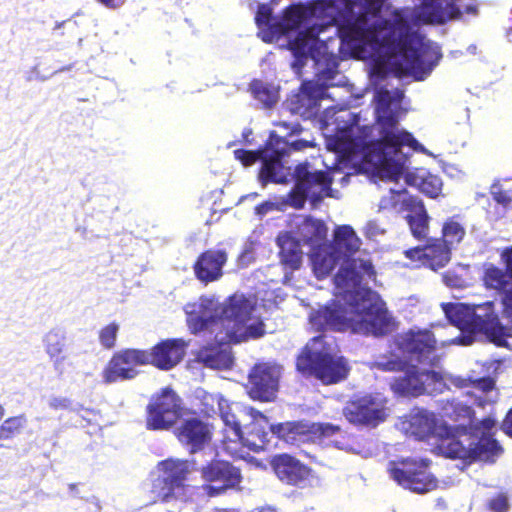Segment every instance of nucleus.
<instances>
[{"instance_id":"obj_1","label":"nucleus","mask_w":512,"mask_h":512,"mask_svg":"<svg viewBox=\"0 0 512 512\" xmlns=\"http://www.w3.org/2000/svg\"><path fill=\"white\" fill-rule=\"evenodd\" d=\"M416 8L395 9L394 22L383 35L376 24L350 16L336 27L342 51L347 56L373 61L386 51L406 50L401 61L403 72L415 81L425 80L442 58L440 47L420 32L423 23H441L446 20L444 2L454 18L463 14L478 15V6L471 0H418Z\"/></svg>"},{"instance_id":"obj_2","label":"nucleus","mask_w":512,"mask_h":512,"mask_svg":"<svg viewBox=\"0 0 512 512\" xmlns=\"http://www.w3.org/2000/svg\"><path fill=\"white\" fill-rule=\"evenodd\" d=\"M338 251L353 255L359 250L361 240L350 225L338 226L335 230ZM375 275L369 260L348 256L343 259L333 280L341 292L339 299L322 306L310 314L311 325L318 331L350 330L353 333L383 336L390 332L391 318L386 303L371 288H361L364 277Z\"/></svg>"},{"instance_id":"obj_3","label":"nucleus","mask_w":512,"mask_h":512,"mask_svg":"<svg viewBox=\"0 0 512 512\" xmlns=\"http://www.w3.org/2000/svg\"><path fill=\"white\" fill-rule=\"evenodd\" d=\"M402 90L378 88L373 96L376 121L379 125V138L375 142V152L380 163V177L387 181L404 179L409 186L416 187L430 198H436L442 190V180L425 168L408 166V156L402 147L408 146L416 152L430 155L428 150L410 132L399 127L400 118L406 114L402 107Z\"/></svg>"},{"instance_id":"obj_4","label":"nucleus","mask_w":512,"mask_h":512,"mask_svg":"<svg viewBox=\"0 0 512 512\" xmlns=\"http://www.w3.org/2000/svg\"><path fill=\"white\" fill-rule=\"evenodd\" d=\"M505 269L492 263L484 265L482 280L487 289L495 290L501 297L503 316L511 327L504 325L496 311L494 301L480 304L442 303L448 322L460 330L451 343L468 346L478 338H485L497 346L508 345L512 337V247L501 253Z\"/></svg>"},{"instance_id":"obj_5","label":"nucleus","mask_w":512,"mask_h":512,"mask_svg":"<svg viewBox=\"0 0 512 512\" xmlns=\"http://www.w3.org/2000/svg\"><path fill=\"white\" fill-rule=\"evenodd\" d=\"M396 344L403 358L391 355L375 362L382 371H404L403 376L393 378L390 383L396 394L413 397L440 394L448 389V382L458 388L469 386L470 378L453 375L445 378L436 371L440 357L435 336L428 329H410L397 337Z\"/></svg>"},{"instance_id":"obj_6","label":"nucleus","mask_w":512,"mask_h":512,"mask_svg":"<svg viewBox=\"0 0 512 512\" xmlns=\"http://www.w3.org/2000/svg\"><path fill=\"white\" fill-rule=\"evenodd\" d=\"M234 154L245 166L260 162L258 181L262 187L268 183L287 184L293 181L287 202L295 209H302L307 200L312 206H317L332 190V179L325 172H311L307 163H300L292 170L287 165L288 153L284 147L276 148L268 144L257 150L238 149Z\"/></svg>"},{"instance_id":"obj_7","label":"nucleus","mask_w":512,"mask_h":512,"mask_svg":"<svg viewBox=\"0 0 512 512\" xmlns=\"http://www.w3.org/2000/svg\"><path fill=\"white\" fill-rule=\"evenodd\" d=\"M188 326L193 334L220 326L231 342L257 339L265 334V325L254 315L255 303L244 294L235 293L223 303L212 296H201L184 307Z\"/></svg>"},{"instance_id":"obj_8","label":"nucleus","mask_w":512,"mask_h":512,"mask_svg":"<svg viewBox=\"0 0 512 512\" xmlns=\"http://www.w3.org/2000/svg\"><path fill=\"white\" fill-rule=\"evenodd\" d=\"M442 411L443 416L459 422L450 425L453 434L441 441L440 452L445 457L494 463L502 454L503 448L494 438V418L488 416L478 421L471 406L455 399L448 400Z\"/></svg>"},{"instance_id":"obj_9","label":"nucleus","mask_w":512,"mask_h":512,"mask_svg":"<svg viewBox=\"0 0 512 512\" xmlns=\"http://www.w3.org/2000/svg\"><path fill=\"white\" fill-rule=\"evenodd\" d=\"M308 60H312L316 69V81L302 82L297 94L287 100V108L303 119L318 116L321 100L327 96L328 87L344 86L346 77L339 71V62L334 55H322L312 48L294 53L292 69L299 74Z\"/></svg>"},{"instance_id":"obj_10","label":"nucleus","mask_w":512,"mask_h":512,"mask_svg":"<svg viewBox=\"0 0 512 512\" xmlns=\"http://www.w3.org/2000/svg\"><path fill=\"white\" fill-rule=\"evenodd\" d=\"M236 409H239L243 417L250 419L249 423L244 424L243 437L239 441L253 452L265 450L270 442L269 437H276L296 447H301L313 439L307 426L301 422L269 424L267 417L253 407L236 404Z\"/></svg>"},{"instance_id":"obj_11","label":"nucleus","mask_w":512,"mask_h":512,"mask_svg":"<svg viewBox=\"0 0 512 512\" xmlns=\"http://www.w3.org/2000/svg\"><path fill=\"white\" fill-rule=\"evenodd\" d=\"M324 336L312 338L296 361L297 370L313 376L325 385L337 384L347 378L349 365L343 356L332 355L323 344Z\"/></svg>"},{"instance_id":"obj_12","label":"nucleus","mask_w":512,"mask_h":512,"mask_svg":"<svg viewBox=\"0 0 512 512\" xmlns=\"http://www.w3.org/2000/svg\"><path fill=\"white\" fill-rule=\"evenodd\" d=\"M201 489L208 497H218L236 490L242 482L240 468L222 459H212L199 468Z\"/></svg>"},{"instance_id":"obj_13","label":"nucleus","mask_w":512,"mask_h":512,"mask_svg":"<svg viewBox=\"0 0 512 512\" xmlns=\"http://www.w3.org/2000/svg\"><path fill=\"white\" fill-rule=\"evenodd\" d=\"M182 399L171 388L166 387L152 397L147 406L146 426L149 430H167L174 426L184 414Z\"/></svg>"},{"instance_id":"obj_14","label":"nucleus","mask_w":512,"mask_h":512,"mask_svg":"<svg viewBox=\"0 0 512 512\" xmlns=\"http://www.w3.org/2000/svg\"><path fill=\"white\" fill-rule=\"evenodd\" d=\"M389 192V196L381 198L379 209L395 208L400 203L401 209L407 212L405 218L412 235L419 240L424 239L428 234L430 217L422 199L418 196L396 192L393 189H390Z\"/></svg>"},{"instance_id":"obj_15","label":"nucleus","mask_w":512,"mask_h":512,"mask_svg":"<svg viewBox=\"0 0 512 512\" xmlns=\"http://www.w3.org/2000/svg\"><path fill=\"white\" fill-rule=\"evenodd\" d=\"M158 470L160 473L153 481L152 492L163 502L180 497L189 472L188 462L166 459L158 464Z\"/></svg>"},{"instance_id":"obj_16","label":"nucleus","mask_w":512,"mask_h":512,"mask_svg":"<svg viewBox=\"0 0 512 512\" xmlns=\"http://www.w3.org/2000/svg\"><path fill=\"white\" fill-rule=\"evenodd\" d=\"M386 403L380 395L366 394L347 402L343 416L353 425L374 428L387 417Z\"/></svg>"},{"instance_id":"obj_17","label":"nucleus","mask_w":512,"mask_h":512,"mask_svg":"<svg viewBox=\"0 0 512 512\" xmlns=\"http://www.w3.org/2000/svg\"><path fill=\"white\" fill-rule=\"evenodd\" d=\"M431 461L421 459L406 460L401 465L393 466L390 469L391 477L402 487L412 492L423 494L436 487V478L428 471Z\"/></svg>"},{"instance_id":"obj_18","label":"nucleus","mask_w":512,"mask_h":512,"mask_svg":"<svg viewBox=\"0 0 512 512\" xmlns=\"http://www.w3.org/2000/svg\"><path fill=\"white\" fill-rule=\"evenodd\" d=\"M282 367L276 364H257L249 374V395L255 400L264 402L275 398L279 387Z\"/></svg>"},{"instance_id":"obj_19","label":"nucleus","mask_w":512,"mask_h":512,"mask_svg":"<svg viewBox=\"0 0 512 512\" xmlns=\"http://www.w3.org/2000/svg\"><path fill=\"white\" fill-rule=\"evenodd\" d=\"M442 234L445 245L436 243L434 246L427 247L424 251L420 249H410L406 251L408 258H420L422 256L433 258L440 266H444L450 260V248L446 245L460 243L465 234V228L455 218H449L442 227Z\"/></svg>"},{"instance_id":"obj_20","label":"nucleus","mask_w":512,"mask_h":512,"mask_svg":"<svg viewBox=\"0 0 512 512\" xmlns=\"http://www.w3.org/2000/svg\"><path fill=\"white\" fill-rule=\"evenodd\" d=\"M150 356L147 351L137 349L124 350L111 359L108 367L104 371V378L107 383L118 380H127L134 378L138 371L136 366L147 364Z\"/></svg>"},{"instance_id":"obj_21","label":"nucleus","mask_w":512,"mask_h":512,"mask_svg":"<svg viewBox=\"0 0 512 512\" xmlns=\"http://www.w3.org/2000/svg\"><path fill=\"white\" fill-rule=\"evenodd\" d=\"M408 424L412 435L420 440H435L439 450L441 441L454 432L449 424L440 422L433 413L427 410H419L412 414Z\"/></svg>"},{"instance_id":"obj_22","label":"nucleus","mask_w":512,"mask_h":512,"mask_svg":"<svg viewBox=\"0 0 512 512\" xmlns=\"http://www.w3.org/2000/svg\"><path fill=\"white\" fill-rule=\"evenodd\" d=\"M175 435L190 454L202 451L212 439L209 425L198 417L182 419L175 428Z\"/></svg>"},{"instance_id":"obj_23","label":"nucleus","mask_w":512,"mask_h":512,"mask_svg":"<svg viewBox=\"0 0 512 512\" xmlns=\"http://www.w3.org/2000/svg\"><path fill=\"white\" fill-rule=\"evenodd\" d=\"M227 262V253L223 249H209L201 253L193 265L196 278L208 284L219 280L223 275V267Z\"/></svg>"},{"instance_id":"obj_24","label":"nucleus","mask_w":512,"mask_h":512,"mask_svg":"<svg viewBox=\"0 0 512 512\" xmlns=\"http://www.w3.org/2000/svg\"><path fill=\"white\" fill-rule=\"evenodd\" d=\"M271 465L277 477L288 485H301L307 480L309 469L298 459L288 454H278Z\"/></svg>"},{"instance_id":"obj_25","label":"nucleus","mask_w":512,"mask_h":512,"mask_svg":"<svg viewBox=\"0 0 512 512\" xmlns=\"http://www.w3.org/2000/svg\"><path fill=\"white\" fill-rule=\"evenodd\" d=\"M186 345L182 339L163 341L156 345L151 353H148L149 362L160 369L169 370L183 359Z\"/></svg>"},{"instance_id":"obj_26","label":"nucleus","mask_w":512,"mask_h":512,"mask_svg":"<svg viewBox=\"0 0 512 512\" xmlns=\"http://www.w3.org/2000/svg\"><path fill=\"white\" fill-rule=\"evenodd\" d=\"M198 362L212 369H228L233 363L230 348L226 343L208 344L196 354Z\"/></svg>"},{"instance_id":"obj_27","label":"nucleus","mask_w":512,"mask_h":512,"mask_svg":"<svg viewBox=\"0 0 512 512\" xmlns=\"http://www.w3.org/2000/svg\"><path fill=\"white\" fill-rule=\"evenodd\" d=\"M281 263L291 270L300 268L303 258L300 241L289 233L279 234L276 239Z\"/></svg>"},{"instance_id":"obj_28","label":"nucleus","mask_w":512,"mask_h":512,"mask_svg":"<svg viewBox=\"0 0 512 512\" xmlns=\"http://www.w3.org/2000/svg\"><path fill=\"white\" fill-rule=\"evenodd\" d=\"M341 252L335 249L317 250L311 256L312 269L317 279L329 276L341 260Z\"/></svg>"},{"instance_id":"obj_29","label":"nucleus","mask_w":512,"mask_h":512,"mask_svg":"<svg viewBox=\"0 0 512 512\" xmlns=\"http://www.w3.org/2000/svg\"><path fill=\"white\" fill-rule=\"evenodd\" d=\"M326 224L311 216L306 217L300 226V235L307 244L320 242L327 237Z\"/></svg>"},{"instance_id":"obj_30","label":"nucleus","mask_w":512,"mask_h":512,"mask_svg":"<svg viewBox=\"0 0 512 512\" xmlns=\"http://www.w3.org/2000/svg\"><path fill=\"white\" fill-rule=\"evenodd\" d=\"M249 89L254 99L265 109H271L278 102V91L261 80L254 79L250 83Z\"/></svg>"},{"instance_id":"obj_31","label":"nucleus","mask_w":512,"mask_h":512,"mask_svg":"<svg viewBox=\"0 0 512 512\" xmlns=\"http://www.w3.org/2000/svg\"><path fill=\"white\" fill-rule=\"evenodd\" d=\"M43 343L49 357L60 355L66 344L65 332L60 328L52 329L44 336Z\"/></svg>"},{"instance_id":"obj_32","label":"nucleus","mask_w":512,"mask_h":512,"mask_svg":"<svg viewBox=\"0 0 512 512\" xmlns=\"http://www.w3.org/2000/svg\"><path fill=\"white\" fill-rule=\"evenodd\" d=\"M311 13L318 19L334 21L335 0H311Z\"/></svg>"},{"instance_id":"obj_33","label":"nucleus","mask_w":512,"mask_h":512,"mask_svg":"<svg viewBox=\"0 0 512 512\" xmlns=\"http://www.w3.org/2000/svg\"><path fill=\"white\" fill-rule=\"evenodd\" d=\"M218 404L225 426L229 427L236 439L239 440L240 437H243L244 424L247 422L236 416L235 413L225 411L220 402Z\"/></svg>"},{"instance_id":"obj_34","label":"nucleus","mask_w":512,"mask_h":512,"mask_svg":"<svg viewBox=\"0 0 512 512\" xmlns=\"http://www.w3.org/2000/svg\"><path fill=\"white\" fill-rule=\"evenodd\" d=\"M270 3L259 4L255 15V23L259 29H270L274 25L273 7Z\"/></svg>"},{"instance_id":"obj_35","label":"nucleus","mask_w":512,"mask_h":512,"mask_svg":"<svg viewBox=\"0 0 512 512\" xmlns=\"http://www.w3.org/2000/svg\"><path fill=\"white\" fill-rule=\"evenodd\" d=\"M48 404L50 408L55 410L66 409L77 413L81 410H84L85 412H92L89 409H84L83 406L78 403L73 404L72 401L66 397H51Z\"/></svg>"},{"instance_id":"obj_36","label":"nucleus","mask_w":512,"mask_h":512,"mask_svg":"<svg viewBox=\"0 0 512 512\" xmlns=\"http://www.w3.org/2000/svg\"><path fill=\"white\" fill-rule=\"evenodd\" d=\"M118 330L119 326L116 323H111L102 328L99 335L100 343L105 348H113L116 342Z\"/></svg>"},{"instance_id":"obj_37","label":"nucleus","mask_w":512,"mask_h":512,"mask_svg":"<svg viewBox=\"0 0 512 512\" xmlns=\"http://www.w3.org/2000/svg\"><path fill=\"white\" fill-rule=\"evenodd\" d=\"M488 508L493 512H506L510 508L508 496L499 493L487 501Z\"/></svg>"},{"instance_id":"obj_38","label":"nucleus","mask_w":512,"mask_h":512,"mask_svg":"<svg viewBox=\"0 0 512 512\" xmlns=\"http://www.w3.org/2000/svg\"><path fill=\"white\" fill-rule=\"evenodd\" d=\"M26 423V419L23 416L10 417L6 419L2 426L3 431H7L8 434L13 437L15 434L19 433L21 427Z\"/></svg>"},{"instance_id":"obj_39","label":"nucleus","mask_w":512,"mask_h":512,"mask_svg":"<svg viewBox=\"0 0 512 512\" xmlns=\"http://www.w3.org/2000/svg\"><path fill=\"white\" fill-rule=\"evenodd\" d=\"M313 429L314 433L318 434L319 437L322 438L333 436L340 431V427L332 423H318L316 425H313Z\"/></svg>"},{"instance_id":"obj_40","label":"nucleus","mask_w":512,"mask_h":512,"mask_svg":"<svg viewBox=\"0 0 512 512\" xmlns=\"http://www.w3.org/2000/svg\"><path fill=\"white\" fill-rule=\"evenodd\" d=\"M385 230L375 220H370L365 226V236L369 239H375L376 237L383 235Z\"/></svg>"},{"instance_id":"obj_41","label":"nucleus","mask_w":512,"mask_h":512,"mask_svg":"<svg viewBox=\"0 0 512 512\" xmlns=\"http://www.w3.org/2000/svg\"><path fill=\"white\" fill-rule=\"evenodd\" d=\"M491 194L493 196V199L498 203L502 205H509L512 202V197L510 196L509 192L507 191H501L496 190V186L492 187Z\"/></svg>"},{"instance_id":"obj_42","label":"nucleus","mask_w":512,"mask_h":512,"mask_svg":"<svg viewBox=\"0 0 512 512\" xmlns=\"http://www.w3.org/2000/svg\"><path fill=\"white\" fill-rule=\"evenodd\" d=\"M276 209V204L272 201H264L262 202L261 204L257 205L255 207V214L260 216V217H263L265 216L268 212L272 211Z\"/></svg>"},{"instance_id":"obj_43","label":"nucleus","mask_w":512,"mask_h":512,"mask_svg":"<svg viewBox=\"0 0 512 512\" xmlns=\"http://www.w3.org/2000/svg\"><path fill=\"white\" fill-rule=\"evenodd\" d=\"M290 148L294 151H300V150H304L308 147H312L313 145V142L312 141H308V140H305V139H296V140H292L290 143Z\"/></svg>"},{"instance_id":"obj_44","label":"nucleus","mask_w":512,"mask_h":512,"mask_svg":"<svg viewBox=\"0 0 512 512\" xmlns=\"http://www.w3.org/2000/svg\"><path fill=\"white\" fill-rule=\"evenodd\" d=\"M443 281L449 287H460L462 283V279L453 273L444 274Z\"/></svg>"},{"instance_id":"obj_45","label":"nucleus","mask_w":512,"mask_h":512,"mask_svg":"<svg viewBox=\"0 0 512 512\" xmlns=\"http://www.w3.org/2000/svg\"><path fill=\"white\" fill-rule=\"evenodd\" d=\"M502 430L512 438V408L508 411L502 423Z\"/></svg>"},{"instance_id":"obj_46","label":"nucleus","mask_w":512,"mask_h":512,"mask_svg":"<svg viewBox=\"0 0 512 512\" xmlns=\"http://www.w3.org/2000/svg\"><path fill=\"white\" fill-rule=\"evenodd\" d=\"M97 2L109 9H116L122 6L125 0H97Z\"/></svg>"},{"instance_id":"obj_47","label":"nucleus","mask_w":512,"mask_h":512,"mask_svg":"<svg viewBox=\"0 0 512 512\" xmlns=\"http://www.w3.org/2000/svg\"><path fill=\"white\" fill-rule=\"evenodd\" d=\"M477 381L480 382L479 386L485 392L491 391L495 386V382L491 378H482Z\"/></svg>"},{"instance_id":"obj_48","label":"nucleus","mask_w":512,"mask_h":512,"mask_svg":"<svg viewBox=\"0 0 512 512\" xmlns=\"http://www.w3.org/2000/svg\"><path fill=\"white\" fill-rule=\"evenodd\" d=\"M51 361L53 362V366L55 371H57L59 374L63 373V361L64 357H61L60 355H57L55 357H49Z\"/></svg>"},{"instance_id":"obj_49","label":"nucleus","mask_w":512,"mask_h":512,"mask_svg":"<svg viewBox=\"0 0 512 512\" xmlns=\"http://www.w3.org/2000/svg\"><path fill=\"white\" fill-rule=\"evenodd\" d=\"M262 30V40L266 43H271L275 36L274 25L270 29H261Z\"/></svg>"},{"instance_id":"obj_50","label":"nucleus","mask_w":512,"mask_h":512,"mask_svg":"<svg viewBox=\"0 0 512 512\" xmlns=\"http://www.w3.org/2000/svg\"><path fill=\"white\" fill-rule=\"evenodd\" d=\"M363 96H364V94L362 92L361 93L352 92L353 103H351V105L358 106L359 100H361L363 98Z\"/></svg>"},{"instance_id":"obj_51","label":"nucleus","mask_w":512,"mask_h":512,"mask_svg":"<svg viewBox=\"0 0 512 512\" xmlns=\"http://www.w3.org/2000/svg\"><path fill=\"white\" fill-rule=\"evenodd\" d=\"M302 131V127L299 123L293 124L291 127V133L290 135H297L300 134Z\"/></svg>"},{"instance_id":"obj_52","label":"nucleus","mask_w":512,"mask_h":512,"mask_svg":"<svg viewBox=\"0 0 512 512\" xmlns=\"http://www.w3.org/2000/svg\"><path fill=\"white\" fill-rule=\"evenodd\" d=\"M254 512H277L276 509L272 506L262 507L260 509L255 510Z\"/></svg>"},{"instance_id":"obj_53","label":"nucleus","mask_w":512,"mask_h":512,"mask_svg":"<svg viewBox=\"0 0 512 512\" xmlns=\"http://www.w3.org/2000/svg\"><path fill=\"white\" fill-rule=\"evenodd\" d=\"M252 135V130L251 129H245L243 131V138L245 139V141H249V137Z\"/></svg>"},{"instance_id":"obj_54","label":"nucleus","mask_w":512,"mask_h":512,"mask_svg":"<svg viewBox=\"0 0 512 512\" xmlns=\"http://www.w3.org/2000/svg\"><path fill=\"white\" fill-rule=\"evenodd\" d=\"M11 436L8 434L7 431L2 430V426H0V439H9Z\"/></svg>"},{"instance_id":"obj_55","label":"nucleus","mask_w":512,"mask_h":512,"mask_svg":"<svg viewBox=\"0 0 512 512\" xmlns=\"http://www.w3.org/2000/svg\"><path fill=\"white\" fill-rule=\"evenodd\" d=\"M71 69V66H67V67H62L58 70L55 71V73H60V72H64V71H69Z\"/></svg>"},{"instance_id":"obj_56","label":"nucleus","mask_w":512,"mask_h":512,"mask_svg":"<svg viewBox=\"0 0 512 512\" xmlns=\"http://www.w3.org/2000/svg\"><path fill=\"white\" fill-rule=\"evenodd\" d=\"M293 10V7L292 6H288L284 9V13L288 16Z\"/></svg>"},{"instance_id":"obj_57","label":"nucleus","mask_w":512,"mask_h":512,"mask_svg":"<svg viewBox=\"0 0 512 512\" xmlns=\"http://www.w3.org/2000/svg\"><path fill=\"white\" fill-rule=\"evenodd\" d=\"M65 23H66L65 21L57 22L54 29L55 30L60 29Z\"/></svg>"},{"instance_id":"obj_58","label":"nucleus","mask_w":512,"mask_h":512,"mask_svg":"<svg viewBox=\"0 0 512 512\" xmlns=\"http://www.w3.org/2000/svg\"><path fill=\"white\" fill-rule=\"evenodd\" d=\"M476 49H477V48H476V46H475V45H470V46L468 47V52H470V53H475Z\"/></svg>"},{"instance_id":"obj_59","label":"nucleus","mask_w":512,"mask_h":512,"mask_svg":"<svg viewBox=\"0 0 512 512\" xmlns=\"http://www.w3.org/2000/svg\"><path fill=\"white\" fill-rule=\"evenodd\" d=\"M69 490H70L71 492L76 491V490H77V486H76V484H70V485H69Z\"/></svg>"},{"instance_id":"obj_60","label":"nucleus","mask_w":512,"mask_h":512,"mask_svg":"<svg viewBox=\"0 0 512 512\" xmlns=\"http://www.w3.org/2000/svg\"><path fill=\"white\" fill-rule=\"evenodd\" d=\"M377 2H379L382 6H384L388 0H376Z\"/></svg>"},{"instance_id":"obj_61","label":"nucleus","mask_w":512,"mask_h":512,"mask_svg":"<svg viewBox=\"0 0 512 512\" xmlns=\"http://www.w3.org/2000/svg\"><path fill=\"white\" fill-rule=\"evenodd\" d=\"M4 414V409L2 408V406L0 405V418L3 416Z\"/></svg>"},{"instance_id":"obj_62","label":"nucleus","mask_w":512,"mask_h":512,"mask_svg":"<svg viewBox=\"0 0 512 512\" xmlns=\"http://www.w3.org/2000/svg\"><path fill=\"white\" fill-rule=\"evenodd\" d=\"M279 2V0H271V3L274 4V5H277Z\"/></svg>"},{"instance_id":"obj_63","label":"nucleus","mask_w":512,"mask_h":512,"mask_svg":"<svg viewBox=\"0 0 512 512\" xmlns=\"http://www.w3.org/2000/svg\"><path fill=\"white\" fill-rule=\"evenodd\" d=\"M256 196H258V194L257 193H253V194L248 195L247 197H256Z\"/></svg>"},{"instance_id":"obj_64","label":"nucleus","mask_w":512,"mask_h":512,"mask_svg":"<svg viewBox=\"0 0 512 512\" xmlns=\"http://www.w3.org/2000/svg\"><path fill=\"white\" fill-rule=\"evenodd\" d=\"M40 80L45 81L46 78L45 77H40Z\"/></svg>"}]
</instances>
